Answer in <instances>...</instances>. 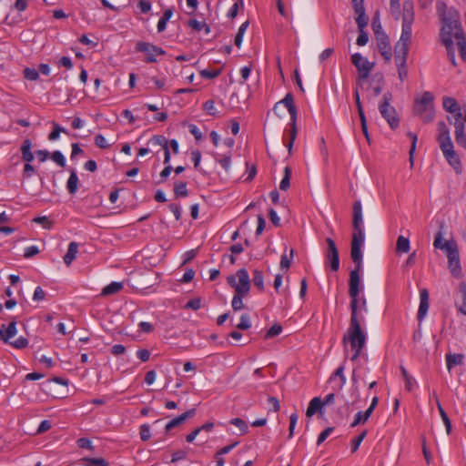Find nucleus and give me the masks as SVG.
Here are the masks:
<instances>
[{"label": "nucleus", "instance_id": "obj_40", "mask_svg": "<svg viewBox=\"0 0 466 466\" xmlns=\"http://www.w3.org/2000/svg\"><path fill=\"white\" fill-rule=\"evenodd\" d=\"M400 371L405 380L406 390L409 391H411L413 390V387L415 384L414 379L409 375L408 371L406 370V369L403 366L400 367Z\"/></svg>", "mask_w": 466, "mask_h": 466}, {"label": "nucleus", "instance_id": "obj_47", "mask_svg": "<svg viewBox=\"0 0 466 466\" xmlns=\"http://www.w3.org/2000/svg\"><path fill=\"white\" fill-rule=\"evenodd\" d=\"M24 77L27 80L35 81L39 78V72L34 68L26 67L24 70Z\"/></svg>", "mask_w": 466, "mask_h": 466}, {"label": "nucleus", "instance_id": "obj_13", "mask_svg": "<svg viewBox=\"0 0 466 466\" xmlns=\"http://www.w3.org/2000/svg\"><path fill=\"white\" fill-rule=\"evenodd\" d=\"M281 104H283L287 107V109L290 115L291 123L297 124L298 112H297V107L294 104V98H293L292 94L288 93L281 101L278 102L275 105L273 110L276 112L279 106Z\"/></svg>", "mask_w": 466, "mask_h": 466}, {"label": "nucleus", "instance_id": "obj_4", "mask_svg": "<svg viewBox=\"0 0 466 466\" xmlns=\"http://www.w3.org/2000/svg\"><path fill=\"white\" fill-rule=\"evenodd\" d=\"M413 3L404 1L401 35L399 41L394 46V54L408 55L412 35V24L414 21Z\"/></svg>", "mask_w": 466, "mask_h": 466}, {"label": "nucleus", "instance_id": "obj_64", "mask_svg": "<svg viewBox=\"0 0 466 466\" xmlns=\"http://www.w3.org/2000/svg\"><path fill=\"white\" fill-rule=\"evenodd\" d=\"M137 7L139 8L141 13L147 14L151 9V3L147 0H140L137 3Z\"/></svg>", "mask_w": 466, "mask_h": 466}, {"label": "nucleus", "instance_id": "obj_19", "mask_svg": "<svg viewBox=\"0 0 466 466\" xmlns=\"http://www.w3.org/2000/svg\"><path fill=\"white\" fill-rule=\"evenodd\" d=\"M31 149H32V141L29 138L25 139L20 147L22 159L24 161L32 162L34 160V154L32 153Z\"/></svg>", "mask_w": 466, "mask_h": 466}, {"label": "nucleus", "instance_id": "obj_56", "mask_svg": "<svg viewBox=\"0 0 466 466\" xmlns=\"http://www.w3.org/2000/svg\"><path fill=\"white\" fill-rule=\"evenodd\" d=\"M457 46L461 58L466 61V36L461 35L460 40L457 41Z\"/></svg>", "mask_w": 466, "mask_h": 466}, {"label": "nucleus", "instance_id": "obj_62", "mask_svg": "<svg viewBox=\"0 0 466 466\" xmlns=\"http://www.w3.org/2000/svg\"><path fill=\"white\" fill-rule=\"evenodd\" d=\"M239 442L238 441H235L233 442L232 444H229V445H227L221 449H219L215 456H218V457H222L223 455L225 454H228V452H230Z\"/></svg>", "mask_w": 466, "mask_h": 466}, {"label": "nucleus", "instance_id": "obj_23", "mask_svg": "<svg viewBox=\"0 0 466 466\" xmlns=\"http://www.w3.org/2000/svg\"><path fill=\"white\" fill-rule=\"evenodd\" d=\"M444 248L447 253L448 260L460 259L458 246L455 241H446Z\"/></svg>", "mask_w": 466, "mask_h": 466}, {"label": "nucleus", "instance_id": "obj_8", "mask_svg": "<svg viewBox=\"0 0 466 466\" xmlns=\"http://www.w3.org/2000/svg\"><path fill=\"white\" fill-rule=\"evenodd\" d=\"M136 50L137 52L145 53L147 55L145 58V62L147 63H156V56H163L166 54V51L161 47H158L151 43L143 41H139L137 43Z\"/></svg>", "mask_w": 466, "mask_h": 466}, {"label": "nucleus", "instance_id": "obj_35", "mask_svg": "<svg viewBox=\"0 0 466 466\" xmlns=\"http://www.w3.org/2000/svg\"><path fill=\"white\" fill-rule=\"evenodd\" d=\"M448 266L451 275L457 279L461 277V267L460 263V259H451L448 260Z\"/></svg>", "mask_w": 466, "mask_h": 466}, {"label": "nucleus", "instance_id": "obj_50", "mask_svg": "<svg viewBox=\"0 0 466 466\" xmlns=\"http://www.w3.org/2000/svg\"><path fill=\"white\" fill-rule=\"evenodd\" d=\"M51 159L61 167H64L66 166L65 157L60 151H54L51 154Z\"/></svg>", "mask_w": 466, "mask_h": 466}, {"label": "nucleus", "instance_id": "obj_12", "mask_svg": "<svg viewBox=\"0 0 466 466\" xmlns=\"http://www.w3.org/2000/svg\"><path fill=\"white\" fill-rule=\"evenodd\" d=\"M375 37L379 52L386 62H390L391 60L392 52L389 36L386 33H381L380 35H375Z\"/></svg>", "mask_w": 466, "mask_h": 466}, {"label": "nucleus", "instance_id": "obj_61", "mask_svg": "<svg viewBox=\"0 0 466 466\" xmlns=\"http://www.w3.org/2000/svg\"><path fill=\"white\" fill-rule=\"evenodd\" d=\"M299 416L296 412L292 413L289 417V438H291L298 421Z\"/></svg>", "mask_w": 466, "mask_h": 466}, {"label": "nucleus", "instance_id": "obj_27", "mask_svg": "<svg viewBox=\"0 0 466 466\" xmlns=\"http://www.w3.org/2000/svg\"><path fill=\"white\" fill-rule=\"evenodd\" d=\"M174 194L177 198L187 197L188 190L187 188V183L185 181H176L174 183Z\"/></svg>", "mask_w": 466, "mask_h": 466}, {"label": "nucleus", "instance_id": "obj_37", "mask_svg": "<svg viewBox=\"0 0 466 466\" xmlns=\"http://www.w3.org/2000/svg\"><path fill=\"white\" fill-rule=\"evenodd\" d=\"M291 168L289 167H286L284 169V177L279 183L280 190H288L290 187V177H291Z\"/></svg>", "mask_w": 466, "mask_h": 466}, {"label": "nucleus", "instance_id": "obj_51", "mask_svg": "<svg viewBox=\"0 0 466 466\" xmlns=\"http://www.w3.org/2000/svg\"><path fill=\"white\" fill-rule=\"evenodd\" d=\"M139 435H140V439L143 441H148L151 437L150 426L148 424L141 425L139 428Z\"/></svg>", "mask_w": 466, "mask_h": 466}, {"label": "nucleus", "instance_id": "obj_16", "mask_svg": "<svg viewBox=\"0 0 466 466\" xmlns=\"http://www.w3.org/2000/svg\"><path fill=\"white\" fill-rule=\"evenodd\" d=\"M196 414V409H190L181 415L174 418L169 422L167 423L165 427L166 432L170 431L173 428L177 427L185 422V420L188 418L193 417Z\"/></svg>", "mask_w": 466, "mask_h": 466}, {"label": "nucleus", "instance_id": "obj_10", "mask_svg": "<svg viewBox=\"0 0 466 466\" xmlns=\"http://www.w3.org/2000/svg\"><path fill=\"white\" fill-rule=\"evenodd\" d=\"M353 210V218H352V228H353V237H365L363 228H362V207L360 200H356L352 206Z\"/></svg>", "mask_w": 466, "mask_h": 466}, {"label": "nucleus", "instance_id": "obj_52", "mask_svg": "<svg viewBox=\"0 0 466 466\" xmlns=\"http://www.w3.org/2000/svg\"><path fill=\"white\" fill-rule=\"evenodd\" d=\"M371 26L375 35H380L381 33H385L384 31H382L378 13L372 18Z\"/></svg>", "mask_w": 466, "mask_h": 466}, {"label": "nucleus", "instance_id": "obj_57", "mask_svg": "<svg viewBox=\"0 0 466 466\" xmlns=\"http://www.w3.org/2000/svg\"><path fill=\"white\" fill-rule=\"evenodd\" d=\"M34 222L41 224L44 228L50 229L53 226V222L47 217H37L34 218Z\"/></svg>", "mask_w": 466, "mask_h": 466}, {"label": "nucleus", "instance_id": "obj_44", "mask_svg": "<svg viewBox=\"0 0 466 466\" xmlns=\"http://www.w3.org/2000/svg\"><path fill=\"white\" fill-rule=\"evenodd\" d=\"M408 137L411 139V146H410L409 155H410V167H412L413 166V155H414V151L416 148V143H417L418 137H417V135L412 132H409Z\"/></svg>", "mask_w": 466, "mask_h": 466}, {"label": "nucleus", "instance_id": "obj_24", "mask_svg": "<svg viewBox=\"0 0 466 466\" xmlns=\"http://www.w3.org/2000/svg\"><path fill=\"white\" fill-rule=\"evenodd\" d=\"M323 407L322 400L319 397H314L308 406L306 415L307 417H312L318 410H320Z\"/></svg>", "mask_w": 466, "mask_h": 466}, {"label": "nucleus", "instance_id": "obj_34", "mask_svg": "<svg viewBox=\"0 0 466 466\" xmlns=\"http://www.w3.org/2000/svg\"><path fill=\"white\" fill-rule=\"evenodd\" d=\"M81 461L86 466H108V462L103 458L85 457Z\"/></svg>", "mask_w": 466, "mask_h": 466}, {"label": "nucleus", "instance_id": "obj_11", "mask_svg": "<svg viewBox=\"0 0 466 466\" xmlns=\"http://www.w3.org/2000/svg\"><path fill=\"white\" fill-rule=\"evenodd\" d=\"M328 249L326 253L327 260L333 271H338L339 268V255L335 241L330 238H326Z\"/></svg>", "mask_w": 466, "mask_h": 466}, {"label": "nucleus", "instance_id": "obj_53", "mask_svg": "<svg viewBox=\"0 0 466 466\" xmlns=\"http://www.w3.org/2000/svg\"><path fill=\"white\" fill-rule=\"evenodd\" d=\"M297 134H298L297 124L291 123L290 139H289V143L287 144V147L289 149V154L291 153L292 147H293L294 141L296 139Z\"/></svg>", "mask_w": 466, "mask_h": 466}, {"label": "nucleus", "instance_id": "obj_30", "mask_svg": "<svg viewBox=\"0 0 466 466\" xmlns=\"http://www.w3.org/2000/svg\"><path fill=\"white\" fill-rule=\"evenodd\" d=\"M459 291L461 295V304H457L458 310L466 316V282L462 281L459 284Z\"/></svg>", "mask_w": 466, "mask_h": 466}, {"label": "nucleus", "instance_id": "obj_28", "mask_svg": "<svg viewBox=\"0 0 466 466\" xmlns=\"http://www.w3.org/2000/svg\"><path fill=\"white\" fill-rule=\"evenodd\" d=\"M67 190L70 194H75L77 191L78 188V177L76 175V172L75 170H72L70 172L69 178L66 183Z\"/></svg>", "mask_w": 466, "mask_h": 466}, {"label": "nucleus", "instance_id": "obj_22", "mask_svg": "<svg viewBox=\"0 0 466 466\" xmlns=\"http://www.w3.org/2000/svg\"><path fill=\"white\" fill-rule=\"evenodd\" d=\"M442 106L443 109L450 114L461 108V106L458 103V101L451 96L442 97Z\"/></svg>", "mask_w": 466, "mask_h": 466}, {"label": "nucleus", "instance_id": "obj_15", "mask_svg": "<svg viewBox=\"0 0 466 466\" xmlns=\"http://www.w3.org/2000/svg\"><path fill=\"white\" fill-rule=\"evenodd\" d=\"M16 333V319L15 318H13L12 321L8 324L7 327H5V324L2 325L0 329V340L4 341L5 343H8L9 339L15 336Z\"/></svg>", "mask_w": 466, "mask_h": 466}, {"label": "nucleus", "instance_id": "obj_55", "mask_svg": "<svg viewBox=\"0 0 466 466\" xmlns=\"http://www.w3.org/2000/svg\"><path fill=\"white\" fill-rule=\"evenodd\" d=\"M184 308L187 309H193V310L199 309L201 308V299L195 298L193 299L188 300Z\"/></svg>", "mask_w": 466, "mask_h": 466}, {"label": "nucleus", "instance_id": "obj_48", "mask_svg": "<svg viewBox=\"0 0 466 466\" xmlns=\"http://www.w3.org/2000/svg\"><path fill=\"white\" fill-rule=\"evenodd\" d=\"M375 77L378 78V83L375 86H373L372 91H373L374 96H378L382 92L384 77H383L382 74H376Z\"/></svg>", "mask_w": 466, "mask_h": 466}, {"label": "nucleus", "instance_id": "obj_59", "mask_svg": "<svg viewBox=\"0 0 466 466\" xmlns=\"http://www.w3.org/2000/svg\"><path fill=\"white\" fill-rule=\"evenodd\" d=\"M95 144L96 147H98L99 148H102V149H106V148H108L110 147V145H108L106 143V140L105 138V137L101 134H97L96 137H95Z\"/></svg>", "mask_w": 466, "mask_h": 466}, {"label": "nucleus", "instance_id": "obj_31", "mask_svg": "<svg viewBox=\"0 0 466 466\" xmlns=\"http://www.w3.org/2000/svg\"><path fill=\"white\" fill-rule=\"evenodd\" d=\"M447 120L451 125L453 126L464 125V116L462 115L461 107L452 112L451 116H447Z\"/></svg>", "mask_w": 466, "mask_h": 466}, {"label": "nucleus", "instance_id": "obj_3", "mask_svg": "<svg viewBox=\"0 0 466 466\" xmlns=\"http://www.w3.org/2000/svg\"><path fill=\"white\" fill-rule=\"evenodd\" d=\"M440 149L441 150L445 159L451 166L456 174L462 173V165L461 158L454 150V146L451 138L450 129L446 123L440 121L437 124V137Z\"/></svg>", "mask_w": 466, "mask_h": 466}, {"label": "nucleus", "instance_id": "obj_42", "mask_svg": "<svg viewBox=\"0 0 466 466\" xmlns=\"http://www.w3.org/2000/svg\"><path fill=\"white\" fill-rule=\"evenodd\" d=\"M443 46H445V48L447 50V55H448V57L450 59L451 63L452 64V66H456L457 63H456L455 49H454L453 43H445V44H443Z\"/></svg>", "mask_w": 466, "mask_h": 466}, {"label": "nucleus", "instance_id": "obj_46", "mask_svg": "<svg viewBox=\"0 0 466 466\" xmlns=\"http://www.w3.org/2000/svg\"><path fill=\"white\" fill-rule=\"evenodd\" d=\"M281 332H282L281 325L276 323L269 329H268V331L265 334V339H268L273 338L275 336L279 335Z\"/></svg>", "mask_w": 466, "mask_h": 466}, {"label": "nucleus", "instance_id": "obj_39", "mask_svg": "<svg viewBox=\"0 0 466 466\" xmlns=\"http://www.w3.org/2000/svg\"><path fill=\"white\" fill-rule=\"evenodd\" d=\"M229 423L239 429L240 435H244V434L248 433V427L247 422L240 418L231 419Z\"/></svg>", "mask_w": 466, "mask_h": 466}, {"label": "nucleus", "instance_id": "obj_9", "mask_svg": "<svg viewBox=\"0 0 466 466\" xmlns=\"http://www.w3.org/2000/svg\"><path fill=\"white\" fill-rule=\"evenodd\" d=\"M351 63L355 66L359 72V79L368 78L370 71L375 66L373 62H370L360 53H355L351 56Z\"/></svg>", "mask_w": 466, "mask_h": 466}, {"label": "nucleus", "instance_id": "obj_7", "mask_svg": "<svg viewBox=\"0 0 466 466\" xmlns=\"http://www.w3.org/2000/svg\"><path fill=\"white\" fill-rule=\"evenodd\" d=\"M393 95L386 92L379 105L381 116L388 122L391 129H396L400 125V117L394 106H391Z\"/></svg>", "mask_w": 466, "mask_h": 466}, {"label": "nucleus", "instance_id": "obj_17", "mask_svg": "<svg viewBox=\"0 0 466 466\" xmlns=\"http://www.w3.org/2000/svg\"><path fill=\"white\" fill-rule=\"evenodd\" d=\"M420 301L417 318H418L419 321H421L425 318V316L428 312V309H429V293L426 289H423L420 290Z\"/></svg>", "mask_w": 466, "mask_h": 466}, {"label": "nucleus", "instance_id": "obj_58", "mask_svg": "<svg viewBox=\"0 0 466 466\" xmlns=\"http://www.w3.org/2000/svg\"><path fill=\"white\" fill-rule=\"evenodd\" d=\"M151 141L156 144V145H158L160 147H162V148L165 150L166 148L168 147V141L167 140V138L163 136H154L152 138H151Z\"/></svg>", "mask_w": 466, "mask_h": 466}, {"label": "nucleus", "instance_id": "obj_6", "mask_svg": "<svg viewBox=\"0 0 466 466\" xmlns=\"http://www.w3.org/2000/svg\"><path fill=\"white\" fill-rule=\"evenodd\" d=\"M434 96L431 92H423L420 98L414 100L413 112L419 116L424 123L432 122L434 119Z\"/></svg>", "mask_w": 466, "mask_h": 466}, {"label": "nucleus", "instance_id": "obj_26", "mask_svg": "<svg viewBox=\"0 0 466 466\" xmlns=\"http://www.w3.org/2000/svg\"><path fill=\"white\" fill-rule=\"evenodd\" d=\"M124 288V284L122 282H111L107 286H106L101 292L102 296H110L119 292Z\"/></svg>", "mask_w": 466, "mask_h": 466}, {"label": "nucleus", "instance_id": "obj_18", "mask_svg": "<svg viewBox=\"0 0 466 466\" xmlns=\"http://www.w3.org/2000/svg\"><path fill=\"white\" fill-rule=\"evenodd\" d=\"M354 12L356 14V23L358 25V29L361 30L364 29L369 23V17L365 14V7L364 5H354Z\"/></svg>", "mask_w": 466, "mask_h": 466}, {"label": "nucleus", "instance_id": "obj_54", "mask_svg": "<svg viewBox=\"0 0 466 466\" xmlns=\"http://www.w3.org/2000/svg\"><path fill=\"white\" fill-rule=\"evenodd\" d=\"M8 343L15 349H25L28 345V339L24 337H20L14 341H9Z\"/></svg>", "mask_w": 466, "mask_h": 466}, {"label": "nucleus", "instance_id": "obj_21", "mask_svg": "<svg viewBox=\"0 0 466 466\" xmlns=\"http://www.w3.org/2000/svg\"><path fill=\"white\" fill-rule=\"evenodd\" d=\"M453 127L455 128L454 136L456 143L466 149L465 124Z\"/></svg>", "mask_w": 466, "mask_h": 466}, {"label": "nucleus", "instance_id": "obj_29", "mask_svg": "<svg viewBox=\"0 0 466 466\" xmlns=\"http://www.w3.org/2000/svg\"><path fill=\"white\" fill-rule=\"evenodd\" d=\"M436 404H437V408H438V410L440 412V415L442 419V421L445 425V428H446V431H447V434H450L451 431V420L449 419L446 411L444 410V409L442 408L438 397H436Z\"/></svg>", "mask_w": 466, "mask_h": 466}, {"label": "nucleus", "instance_id": "obj_20", "mask_svg": "<svg viewBox=\"0 0 466 466\" xmlns=\"http://www.w3.org/2000/svg\"><path fill=\"white\" fill-rule=\"evenodd\" d=\"M78 252V244L76 242H70L68 245L67 252L64 256L63 259L66 266H70L76 258Z\"/></svg>", "mask_w": 466, "mask_h": 466}, {"label": "nucleus", "instance_id": "obj_25", "mask_svg": "<svg viewBox=\"0 0 466 466\" xmlns=\"http://www.w3.org/2000/svg\"><path fill=\"white\" fill-rule=\"evenodd\" d=\"M464 356L459 353H449L446 355V363L449 370L453 366L461 365L463 363Z\"/></svg>", "mask_w": 466, "mask_h": 466}, {"label": "nucleus", "instance_id": "obj_38", "mask_svg": "<svg viewBox=\"0 0 466 466\" xmlns=\"http://www.w3.org/2000/svg\"><path fill=\"white\" fill-rule=\"evenodd\" d=\"M252 280H253L255 287H257L259 291L264 290V277H263V273L261 270L255 269L253 271Z\"/></svg>", "mask_w": 466, "mask_h": 466}, {"label": "nucleus", "instance_id": "obj_2", "mask_svg": "<svg viewBox=\"0 0 466 466\" xmlns=\"http://www.w3.org/2000/svg\"><path fill=\"white\" fill-rule=\"evenodd\" d=\"M437 12L441 21L440 37L442 44L453 43L452 37L459 41L461 35L465 36L461 22L460 14L454 8H447L444 2L439 1L436 4Z\"/></svg>", "mask_w": 466, "mask_h": 466}, {"label": "nucleus", "instance_id": "obj_60", "mask_svg": "<svg viewBox=\"0 0 466 466\" xmlns=\"http://www.w3.org/2000/svg\"><path fill=\"white\" fill-rule=\"evenodd\" d=\"M204 109L207 111V113L210 116H217L218 113L215 109V103L213 100H208L204 103L203 106Z\"/></svg>", "mask_w": 466, "mask_h": 466}, {"label": "nucleus", "instance_id": "obj_41", "mask_svg": "<svg viewBox=\"0 0 466 466\" xmlns=\"http://www.w3.org/2000/svg\"><path fill=\"white\" fill-rule=\"evenodd\" d=\"M53 130L48 135L49 140H56L59 137L60 133H67L64 127H61L58 124L53 123Z\"/></svg>", "mask_w": 466, "mask_h": 466}, {"label": "nucleus", "instance_id": "obj_5", "mask_svg": "<svg viewBox=\"0 0 466 466\" xmlns=\"http://www.w3.org/2000/svg\"><path fill=\"white\" fill-rule=\"evenodd\" d=\"M227 282L235 289V295L231 302L232 309L235 311L240 310L244 308L243 298L250 290V280L247 269H238L236 275H230L227 278Z\"/></svg>", "mask_w": 466, "mask_h": 466}, {"label": "nucleus", "instance_id": "obj_63", "mask_svg": "<svg viewBox=\"0 0 466 466\" xmlns=\"http://www.w3.org/2000/svg\"><path fill=\"white\" fill-rule=\"evenodd\" d=\"M333 431H334L333 427H328L323 431H321L320 434L318 437L317 444L320 445L330 435V433Z\"/></svg>", "mask_w": 466, "mask_h": 466}, {"label": "nucleus", "instance_id": "obj_36", "mask_svg": "<svg viewBox=\"0 0 466 466\" xmlns=\"http://www.w3.org/2000/svg\"><path fill=\"white\" fill-rule=\"evenodd\" d=\"M188 26L196 31H201L203 29L206 34L210 32V26L208 24L205 22H199L196 19H190L188 21Z\"/></svg>", "mask_w": 466, "mask_h": 466}, {"label": "nucleus", "instance_id": "obj_49", "mask_svg": "<svg viewBox=\"0 0 466 466\" xmlns=\"http://www.w3.org/2000/svg\"><path fill=\"white\" fill-rule=\"evenodd\" d=\"M251 327L250 318L248 314H243L240 317V321L237 325V328L242 330L248 329Z\"/></svg>", "mask_w": 466, "mask_h": 466}, {"label": "nucleus", "instance_id": "obj_45", "mask_svg": "<svg viewBox=\"0 0 466 466\" xmlns=\"http://www.w3.org/2000/svg\"><path fill=\"white\" fill-rule=\"evenodd\" d=\"M367 435V431H363L359 436H357L354 440L351 441V452L354 453L358 451L360 443L365 439Z\"/></svg>", "mask_w": 466, "mask_h": 466}, {"label": "nucleus", "instance_id": "obj_33", "mask_svg": "<svg viewBox=\"0 0 466 466\" xmlns=\"http://www.w3.org/2000/svg\"><path fill=\"white\" fill-rule=\"evenodd\" d=\"M410 250V240L409 238L400 236L396 243V252L407 253Z\"/></svg>", "mask_w": 466, "mask_h": 466}, {"label": "nucleus", "instance_id": "obj_32", "mask_svg": "<svg viewBox=\"0 0 466 466\" xmlns=\"http://www.w3.org/2000/svg\"><path fill=\"white\" fill-rule=\"evenodd\" d=\"M173 10L171 8H167L164 11L163 16L158 20L157 23V31L159 33L165 31L167 27V21L172 17Z\"/></svg>", "mask_w": 466, "mask_h": 466}, {"label": "nucleus", "instance_id": "obj_1", "mask_svg": "<svg viewBox=\"0 0 466 466\" xmlns=\"http://www.w3.org/2000/svg\"><path fill=\"white\" fill-rule=\"evenodd\" d=\"M365 237H353L350 245V257L355 264V268L350 272L349 280V295L350 297V327L347 333L344 335L342 342L346 345L350 342L351 350L354 354L351 357V360H356L366 344V335L363 332L360 322L359 319V294H360V271L361 270L362 264V252L361 246L364 242Z\"/></svg>", "mask_w": 466, "mask_h": 466}, {"label": "nucleus", "instance_id": "obj_14", "mask_svg": "<svg viewBox=\"0 0 466 466\" xmlns=\"http://www.w3.org/2000/svg\"><path fill=\"white\" fill-rule=\"evenodd\" d=\"M407 58L408 55L394 54V61L398 69V76L400 81H404L408 77Z\"/></svg>", "mask_w": 466, "mask_h": 466}, {"label": "nucleus", "instance_id": "obj_43", "mask_svg": "<svg viewBox=\"0 0 466 466\" xmlns=\"http://www.w3.org/2000/svg\"><path fill=\"white\" fill-rule=\"evenodd\" d=\"M221 74V69H204L200 71L202 77L207 79H214Z\"/></svg>", "mask_w": 466, "mask_h": 466}]
</instances>
